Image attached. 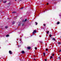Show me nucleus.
<instances>
[{
    "label": "nucleus",
    "mask_w": 61,
    "mask_h": 61,
    "mask_svg": "<svg viewBox=\"0 0 61 61\" xmlns=\"http://www.w3.org/2000/svg\"><path fill=\"white\" fill-rule=\"evenodd\" d=\"M9 52V53H10V55H12V54H13V52H12V51H10Z\"/></svg>",
    "instance_id": "obj_1"
},
{
    "label": "nucleus",
    "mask_w": 61,
    "mask_h": 61,
    "mask_svg": "<svg viewBox=\"0 0 61 61\" xmlns=\"http://www.w3.org/2000/svg\"><path fill=\"white\" fill-rule=\"evenodd\" d=\"M36 32V30H34L33 31V34H35Z\"/></svg>",
    "instance_id": "obj_2"
},
{
    "label": "nucleus",
    "mask_w": 61,
    "mask_h": 61,
    "mask_svg": "<svg viewBox=\"0 0 61 61\" xmlns=\"http://www.w3.org/2000/svg\"><path fill=\"white\" fill-rule=\"evenodd\" d=\"M21 53L22 54H25V51H21Z\"/></svg>",
    "instance_id": "obj_3"
},
{
    "label": "nucleus",
    "mask_w": 61,
    "mask_h": 61,
    "mask_svg": "<svg viewBox=\"0 0 61 61\" xmlns=\"http://www.w3.org/2000/svg\"><path fill=\"white\" fill-rule=\"evenodd\" d=\"M60 24V22H57V25H58Z\"/></svg>",
    "instance_id": "obj_4"
},
{
    "label": "nucleus",
    "mask_w": 61,
    "mask_h": 61,
    "mask_svg": "<svg viewBox=\"0 0 61 61\" xmlns=\"http://www.w3.org/2000/svg\"><path fill=\"white\" fill-rule=\"evenodd\" d=\"M43 54L44 55L43 56H45V55H46V54L45 53H43Z\"/></svg>",
    "instance_id": "obj_5"
},
{
    "label": "nucleus",
    "mask_w": 61,
    "mask_h": 61,
    "mask_svg": "<svg viewBox=\"0 0 61 61\" xmlns=\"http://www.w3.org/2000/svg\"><path fill=\"white\" fill-rule=\"evenodd\" d=\"M27 48L28 49H30L31 48H30V47H27Z\"/></svg>",
    "instance_id": "obj_6"
},
{
    "label": "nucleus",
    "mask_w": 61,
    "mask_h": 61,
    "mask_svg": "<svg viewBox=\"0 0 61 61\" xmlns=\"http://www.w3.org/2000/svg\"><path fill=\"white\" fill-rule=\"evenodd\" d=\"M53 40H54V41H56V40H55V38H53Z\"/></svg>",
    "instance_id": "obj_7"
},
{
    "label": "nucleus",
    "mask_w": 61,
    "mask_h": 61,
    "mask_svg": "<svg viewBox=\"0 0 61 61\" xmlns=\"http://www.w3.org/2000/svg\"><path fill=\"white\" fill-rule=\"evenodd\" d=\"M36 24V25H37V23L36 22H35Z\"/></svg>",
    "instance_id": "obj_8"
},
{
    "label": "nucleus",
    "mask_w": 61,
    "mask_h": 61,
    "mask_svg": "<svg viewBox=\"0 0 61 61\" xmlns=\"http://www.w3.org/2000/svg\"><path fill=\"white\" fill-rule=\"evenodd\" d=\"M6 1H5L3 2V3H6Z\"/></svg>",
    "instance_id": "obj_9"
},
{
    "label": "nucleus",
    "mask_w": 61,
    "mask_h": 61,
    "mask_svg": "<svg viewBox=\"0 0 61 61\" xmlns=\"http://www.w3.org/2000/svg\"><path fill=\"white\" fill-rule=\"evenodd\" d=\"M6 36L7 37H8V36H9V35H6Z\"/></svg>",
    "instance_id": "obj_10"
},
{
    "label": "nucleus",
    "mask_w": 61,
    "mask_h": 61,
    "mask_svg": "<svg viewBox=\"0 0 61 61\" xmlns=\"http://www.w3.org/2000/svg\"><path fill=\"white\" fill-rule=\"evenodd\" d=\"M16 13V12L15 11L12 12V13Z\"/></svg>",
    "instance_id": "obj_11"
},
{
    "label": "nucleus",
    "mask_w": 61,
    "mask_h": 61,
    "mask_svg": "<svg viewBox=\"0 0 61 61\" xmlns=\"http://www.w3.org/2000/svg\"><path fill=\"white\" fill-rule=\"evenodd\" d=\"M27 20V19H26L25 20V22H26V20Z\"/></svg>",
    "instance_id": "obj_12"
},
{
    "label": "nucleus",
    "mask_w": 61,
    "mask_h": 61,
    "mask_svg": "<svg viewBox=\"0 0 61 61\" xmlns=\"http://www.w3.org/2000/svg\"><path fill=\"white\" fill-rule=\"evenodd\" d=\"M51 36H52V35H49L50 37H51Z\"/></svg>",
    "instance_id": "obj_13"
},
{
    "label": "nucleus",
    "mask_w": 61,
    "mask_h": 61,
    "mask_svg": "<svg viewBox=\"0 0 61 61\" xmlns=\"http://www.w3.org/2000/svg\"><path fill=\"white\" fill-rule=\"evenodd\" d=\"M48 33H49V31H47V34H48Z\"/></svg>",
    "instance_id": "obj_14"
},
{
    "label": "nucleus",
    "mask_w": 61,
    "mask_h": 61,
    "mask_svg": "<svg viewBox=\"0 0 61 61\" xmlns=\"http://www.w3.org/2000/svg\"><path fill=\"white\" fill-rule=\"evenodd\" d=\"M35 49L36 50V49H37V48L36 47H35Z\"/></svg>",
    "instance_id": "obj_15"
},
{
    "label": "nucleus",
    "mask_w": 61,
    "mask_h": 61,
    "mask_svg": "<svg viewBox=\"0 0 61 61\" xmlns=\"http://www.w3.org/2000/svg\"><path fill=\"white\" fill-rule=\"evenodd\" d=\"M46 51H47L48 50V49L47 48H46Z\"/></svg>",
    "instance_id": "obj_16"
},
{
    "label": "nucleus",
    "mask_w": 61,
    "mask_h": 61,
    "mask_svg": "<svg viewBox=\"0 0 61 61\" xmlns=\"http://www.w3.org/2000/svg\"><path fill=\"white\" fill-rule=\"evenodd\" d=\"M52 57H52V56H51V58H51H51H52Z\"/></svg>",
    "instance_id": "obj_17"
},
{
    "label": "nucleus",
    "mask_w": 61,
    "mask_h": 61,
    "mask_svg": "<svg viewBox=\"0 0 61 61\" xmlns=\"http://www.w3.org/2000/svg\"><path fill=\"white\" fill-rule=\"evenodd\" d=\"M5 28H8V27L7 26H6L5 27Z\"/></svg>",
    "instance_id": "obj_18"
},
{
    "label": "nucleus",
    "mask_w": 61,
    "mask_h": 61,
    "mask_svg": "<svg viewBox=\"0 0 61 61\" xmlns=\"http://www.w3.org/2000/svg\"><path fill=\"white\" fill-rule=\"evenodd\" d=\"M58 44H61V42H58Z\"/></svg>",
    "instance_id": "obj_19"
},
{
    "label": "nucleus",
    "mask_w": 61,
    "mask_h": 61,
    "mask_svg": "<svg viewBox=\"0 0 61 61\" xmlns=\"http://www.w3.org/2000/svg\"><path fill=\"white\" fill-rule=\"evenodd\" d=\"M15 22H13V24H15Z\"/></svg>",
    "instance_id": "obj_20"
},
{
    "label": "nucleus",
    "mask_w": 61,
    "mask_h": 61,
    "mask_svg": "<svg viewBox=\"0 0 61 61\" xmlns=\"http://www.w3.org/2000/svg\"><path fill=\"white\" fill-rule=\"evenodd\" d=\"M24 25V24H23L22 25V26H23V25Z\"/></svg>",
    "instance_id": "obj_21"
},
{
    "label": "nucleus",
    "mask_w": 61,
    "mask_h": 61,
    "mask_svg": "<svg viewBox=\"0 0 61 61\" xmlns=\"http://www.w3.org/2000/svg\"><path fill=\"white\" fill-rule=\"evenodd\" d=\"M59 52H61V49L59 51Z\"/></svg>",
    "instance_id": "obj_22"
},
{
    "label": "nucleus",
    "mask_w": 61,
    "mask_h": 61,
    "mask_svg": "<svg viewBox=\"0 0 61 61\" xmlns=\"http://www.w3.org/2000/svg\"><path fill=\"white\" fill-rule=\"evenodd\" d=\"M45 61H47V59H45Z\"/></svg>",
    "instance_id": "obj_23"
},
{
    "label": "nucleus",
    "mask_w": 61,
    "mask_h": 61,
    "mask_svg": "<svg viewBox=\"0 0 61 61\" xmlns=\"http://www.w3.org/2000/svg\"><path fill=\"white\" fill-rule=\"evenodd\" d=\"M47 5H48V3H47Z\"/></svg>",
    "instance_id": "obj_24"
},
{
    "label": "nucleus",
    "mask_w": 61,
    "mask_h": 61,
    "mask_svg": "<svg viewBox=\"0 0 61 61\" xmlns=\"http://www.w3.org/2000/svg\"><path fill=\"white\" fill-rule=\"evenodd\" d=\"M58 58L59 59H59H60V58H60V57H59Z\"/></svg>",
    "instance_id": "obj_25"
},
{
    "label": "nucleus",
    "mask_w": 61,
    "mask_h": 61,
    "mask_svg": "<svg viewBox=\"0 0 61 61\" xmlns=\"http://www.w3.org/2000/svg\"><path fill=\"white\" fill-rule=\"evenodd\" d=\"M54 54H52V56H54Z\"/></svg>",
    "instance_id": "obj_26"
},
{
    "label": "nucleus",
    "mask_w": 61,
    "mask_h": 61,
    "mask_svg": "<svg viewBox=\"0 0 61 61\" xmlns=\"http://www.w3.org/2000/svg\"><path fill=\"white\" fill-rule=\"evenodd\" d=\"M43 25H44V26H46V25H45V24H44Z\"/></svg>",
    "instance_id": "obj_27"
},
{
    "label": "nucleus",
    "mask_w": 61,
    "mask_h": 61,
    "mask_svg": "<svg viewBox=\"0 0 61 61\" xmlns=\"http://www.w3.org/2000/svg\"><path fill=\"white\" fill-rule=\"evenodd\" d=\"M34 61H36V59H34Z\"/></svg>",
    "instance_id": "obj_28"
},
{
    "label": "nucleus",
    "mask_w": 61,
    "mask_h": 61,
    "mask_svg": "<svg viewBox=\"0 0 61 61\" xmlns=\"http://www.w3.org/2000/svg\"><path fill=\"white\" fill-rule=\"evenodd\" d=\"M22 8H23V7H22L20 8V9H22Z\"/></svg>",
    "instance_id": "obj_29"
},
{
    "label": "nucleus",
    "mask_w": 61,
    "mask_h": 61,
    "mask_svg": "<svg viewBox=\"0 0 61 61\" xmlns=\"http://www.w3.org/2000/svg\"><path fill=\"white\" fill-rule=\"evenodd\" d=\"M19 25H21V24L20 25L19 24Z\"/></svg>",
    "instance_id": "obj_30"
},
{
    "label": "nucleus",
    "mask_w": 61,
    "mask_h": 61,
    "mask_svg": "<svg viewBox=\"0 0 61 61\" xmlns=\"http://www.w3.org/2000/svg\"><path fill=\"white\" fill-rule=\"evenodd\" d=\"M34 57H35V56H35V55H34Z\"/></svg>",
    "instance_id": "obj_31"
},
{
    "label": "nucleus",
    "mask_w": 61,
    "mask_h": 61,
    "mask_svg": "<svg viewBox=\"0 0 61 61\" xmlns=\"http://www.w3.org/2000/svg\"><path fill=\"white\" fill-rule=\"evenodd\" d=\"M15 1H16V0H15Z\"/></svg>",
    "instance_id": "obj_32"
},
{
    "label": "nucleus",
    "mask_w": 61,
    "mask_h": 61,
    "mask_svg": "<svg viewBox=\"0 0 61 61\" xmlns=\"http://www.w3.org/2000/svg\"><path fill=\"white\" fill-rule=\"evenodd\" d=\"M41 43H42V42H41Z\"/></svg>",
    "instance_id": "obj_33"
}]
</instances>
